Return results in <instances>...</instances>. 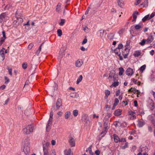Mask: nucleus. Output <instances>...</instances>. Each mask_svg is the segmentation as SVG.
Listing matches in <instances>:
<instances>
[{
    "instance_id": "obj_1",
    "label": "nucleus",
    "mask_w": 155,
    "mask_h": 155,
    "mask_svg": "<svg viewBox=\"0 0 155 155\" xmlns=\"http://www.w3.org/2000/svg\"><path fill=\"white\" fill-rule=\"evenodd\" d=\"M24 146L23 151L26 155L28 154L30 152V140L28 138H25L23 142Z\"/></svg>"
},
{
    "instance_id": "obj_2",
    "label": "nucleus",
    "mask_w": 155,
    "mask_h": 155,
    "mask_svg": "<svg viewBox=\"0 0 155 155\" xmlns=\"http://www.w3.org/2000/svg\"><path fill=\"white\" fill-rule=\"evenodd\" d=\"M33 127L31 125H29L23 129V132L24 134H28L33 131Z\"/></svg>"
},
{
    "instance_id": "obj_3",
    "label": "nucleus",
    "mask_w": 155,
    "mask_h": 155,
    "mask_svg": "<svg viewBox=\"0 0 155 155\" xmlns=\"http://www.w3.org/2000/svg\"><path fill=\"white\" fill-rule=\"evenodd\" d=\"M56 107L54 108L53 110H57L59 109L60 107L62 106V101L60 98H58L56 104Z\"/></svg>"
},
{
    "instance_id": "obj_4",
    "label": "nucleus",
    "mask_w": 155,
    "mask_h": 155,
    "mask_svg": "<svg viewBox=\"0 0 155 155\" xmlns=\"http://www.w3.org/2000/svg\"><path fill=\"white\" fill-rule=\"evenodd\" d=\"M7 15L6 13H3L0 15V22L3 23L6 21L5 18Z\"/></svg>"
},
{
    "instance_id": "obj_5",
    "label": "nucleus",
    "mask_w": 155,
    "mask_h": 155,
    "mask_svg": "<svg viewBox=\"0 0 155 155\" xmlns=\"http://www.w3.org/2000/svg\"><path fill=\"white\" fill-rule=\"evenodd\" d=\"M52 119L53 118H49V120L48 122V124L46 126V131L48 132L51 129L50 127V125L52 123Z\"/></svg>"
},
{
    "instance_id": "obj_6",
    "label": "nucleus",
    "mask_w": 155,
    "mask_h": 155,
    "mask_svg": "<svg viewBox=\"0 0 155 155\" xmlns=\"http://www.w3.org/2000/svg\"><path fill=\"white\" fill-rule=\"evenodd\" d=\"M3 37L0 38V45H1L5 40L6 37L5 35V31L2 32Z\"/></svg>"
},
{
    "instance_id": "obj_7",
    "label": "nucleus",
    "mask_w": 155,
    "mask_h": 155,
    "mask_svg": "<svg viewBox=\"0 0 155 155\" xmlns=\"http://www.w3.org/2000/svg\"><path fill=\"white\" fill-rule=\"evenodd\" d=\"M43 150L44 151V155H49L50 153L49 152L48 147L47 146L43 145Z\"/></svg>"
},
{
    "instance_id": "obj_8",
    "label": "nucleus",
    "mask_w": 155,
    "mask_h": 155,
    "mask_svg": "<svg viewBox=\"0 0 155 155\" xmlns=\"http://www.w3.org/2000/svg\"><path fill=\"white\" fill-rule=\"evenodd\" d=\"M154 40V38L152 36V34H150L149 36L147 39H146L147 41V44H148L152 42Z\"/></svg>"
},
{
    "instance_id": "obj_9",
    "label": "nucleus",
    "mask_w": 155,
    "mask_h": 155,
    "mask_svg": "<svg viewBox=\"0 0 155 155\" xmlns=\"http://www.w3.org/2000/svg\"><path fill=\"white\" fill-rule=\"evenodd\" d=\"M133 70L130 68H129L127 69L126 72V74L128 76H131L133 75Z\"/></svg>"
},
{
    "instance_id": "obj_10",
    "label": "nucleus",
    "mask_w": 155,
    "mask_h": 155,
    "mask_svg": "<svg viewBox=\"0 0 155 155\" xmlns=\"http://www.w3.org/2000/svg\"><path fill=\"white\" fill-rule=\"evenodd\" d=\"M83 61L81 59H78L77 60L75 63V66L77 67H80L83 64Z\"/></svg>"
},
{
    "instance_id": "obj_11",
    "label": "nucleus",
    "mask_w": 155,
    "mask_h": 155,
    "mask_svg": "<svg viewBox=\"0 0 155 155\" xmlns=\"http://www.w3.org/2000/svg\"><path fill=\"white\" fill-rule=\"evenodd\" d=\"M139 14V13L137 11H135L133 14L132 16L133 17V19L132 21H136L137 18V15Z\"/></svg>"
},
{
    "instance_id": "obj_12",
    "label": "nucleus",
    "mask_w": 155,
    "mask_h": 155,
    "mask_svg": "<svg viewBox=\"0 0 155 155\" xmlns=\"http://www.w3.org/2000/svg\"><path fill=\"white\" fill-rule=\"evenodd\" d=\"M122 110L120 109L116 110L114 111V115L116 116H119L121 115V114Z\"/></svg>"
},
{
    "instance_id": "obj_13",
    "label": "nucleus",
    "mask_w": 155,
    "mask_h": 155,
    "mask_svg": "<svg viewBox=\"0 0 155 155\" xmlns=\"http://www.w3.org/2000/svg\"><path fill=\"white\" fill-rule=\"evenodd\" d=\"M104 126L105 129H107L108 127V124H109L108 120L107 119H105L104 120Z\"/></svg>"
},
{
    "instance_id": "obj_14",
    "label": "nucleus",
    "mask_w": 155,
    "mask_h": 155,
    "mask_svg": "<svg viewBox=\"0 0 155 155\" xmlns=\"http://www.w3.org/2000/svg\"><path fill=\"white\" fill-rule=\"evenodd\" d=\"M115 74V71H110L109 74V77L108 78V79H110V78H114V76Z\"/></svg>"
},
{
    "instance_id": "obj_15",
    "label": "nucleus",
    "mask_w": 155,
    "mask_h": 155,
    "mask_svg": "<svg viewBox=\"0 0 155 155\" xmlns=\"http://www.w3.org/2000/svg\"><path fill=\"white\" fill-rule=\"evenodd\" d=\"M69 142L71 147H74L75 146L74 139L72 137H71L69 140Z\"/></svg>"
},
{
    "instance_id": "obj_16",
    "label": "nucleus",
    "mask_w": 155,
    "mask_h": 155,
    "mask_svg": "<svg viewBox=\"0 0 155 155\" xmlns=\"http://www.w3.org/2000/svg\"><path fill=\"white\" fill-rule=\"evenodd\" d=\"M104 32V30H101L98 31V32L97 33V34L98 36L100 37L101 38H102L103 36Z\"/></svg>"
},
{
    "instance_id": "obj_17",
    "label": "nucleus",
    "mask_w": 155,
    "mask_h": 155,
    "mask_svg": "<svg viewBox=\"0 0 155 155\" xmlns=\"http://www.w3.org/2000/svg\"><path fill=\"white\" fill-rule=\"evenodd\" d=\"M145 124V122L143 120H139L137 125L139 127H143Z\"/></svg>"
},
{
    "instance_id": "obj_18",
    "label": "nucleus",
    "mask_w": 155,
    "mask_h": 155,
    "mask_svg": "<svg viewBox=\"0 0 155 155\" xmlns=\"http://www.w3.org/2000/svg\"><path fill=\"white\" fill-rule=\"evenodd\" d=\"M117 2L120 7H122L124 6V4L122 0H117Z\"/></svg>"
},
{
    "instance_id": "obj_19",
    "label": "nucleus",
    "mask_w": 155,
    "mask_h": 155,
    "mask_svg": "<svg viewBox=\"0 0 155 155\" xmlns=\"http://www.w3.org/2000/svg\"><path fill=\"white\" fill-rule=\"evenodd\" d=\"M114 137V141L116 143H118L120 141V138L116 134H114L113 135Z\"/></svg>"
},
{
    "instance_id": "obj_20",
    "label": "nucleus",
    "mask_w": 155,
    "mask_h": 155,
    "mask_svg": "<svg viewBox=\"0 0 155 155\" xmlns=\"http://www.w3.org/2000/svg\"><path fill=\"white\" fill-rule=\"evenodd\" d=\"M71 115V113L69 111L66 112L65 114L64 117L66 119H68Z\"/></svg>"
},
{
    "instance_id": "obj_21",
    "label": "nucleus",
    "mask_w": 155,
    "mask_h": 155,
    "mask_svg": "<svg viewBox=\"0 0 155 155\" xmlns=\"http://www.w3.org/2000/svg\"><path fill=\"white\" fill-rule=\"evenodd\" d=\"M143 5V7H147L148 6V0H146L140 5Z\"/></svg>"
},
{
    "instance_id": "obj_22",
    "label": "nucleus",
    "mask_w": 155,
    "mask_h": 155,
    "mask_svg": "<svg viewBox=\"0 0 155 155\" xmlns=\"http://www.w3.org/2000/svg\"><path fill=\"white\" fill-rule=\"evenodd\" d=\"M114 35V33H110L108 35L107 37L109 39L112 40L113 39Z\"/></svg>"
},
{
    "instance_id": "obj_23",
    "label": "nucleus",
    "mask_w": 155,
    "mask_h": 155,
    "mask_svg": "<svg viewBox=\"0 0 155 155\" xmlns=\"http://www.w3.org/2000/svg\"><path fill=\"white\" fill-rule=\"evenodd\" d=\"M61 4L60 3H58V5L56 6V10L58 12H59L61 10Z\"/></svg>"
},
{
    "instance_id": "obj_24",
    "label": "nucleus",
    "mask_w": 155,
    "mask_h": 155,
    "mask_svg": "<svg viewBox=\"0 0 155 155\" xmlns=\"http://www.w3.org/2000/svg\"><path fill=\"white\" fill-rule=\"evenodd\" d=\"M130 40H128L126 42V44L125 45V48L124 50L125 51H126L127 50H128V47L129 46L130 44Z\"/></svg>"
},
{
    "instance_id": "obj_25",
    "label": "nucleus",
    "mask_w": 155,
    "mask_h": 155,
    "mask_svg": "<svg viewBox=\"0 0 155 155\" xmlns=\"http://www.w3.org/2000/svg\"><path fill=\"white\" fill-rule=\"evenodd\" d=\"M105 98L107 99L108 97V96L110 94V92L108 90H107L105 91Z\"/></svg>"
},
{
    "instance_id": "obj_26",
    "label": "nucleus",
    "mask_w": 155,
    "mask_h": 155,
    "mask_svg": "<svg viewBox=\"0 0 155 155\" xmlns=\"http://www.w3.org/2000/svg\"><path fill=\"white\" fill-rule=\"evenodd\" d=\"M141 54V52L140 51H135L134 53V56L135 57H138Z\"/></svg>"
},
{
    "instance_id": "obj_27",
    "label": "nucleus",
    "mask_w": 155,
    "mask_h": 155,
    "mask_svg": "<svg viewBox=\"0 0 155 155\" xmlns=\"http://www.w3.org/2000/svg\"><path fill=\"white\" fill-rule=\"evenodd\" d=\"M119 75L121 76L123 74L124 71V69L122 67L120 68H119Z\"/></svg>"
},
{
    "instance_id": "obj_28",
    "label": "nucleus",
    "mask_w": 155,
    "mask_h": 155,
    "mask_svg": "<svg viewBox=\"0 0 155 155\" xmlns=\"http://www.w3.org/2000/svg\"><path fill=\"white\" fill-rule=\"evenodd\" d=\"M71 150L70 149H69L68 150H65L64 151L65 155H71Z\"/></svg>"
},
{
    "instance_id": "obj_29",
    "label": "nucleus",
    "mask_w": 155,
    "mask_h": 155,
    "mask_svg": "<svg viewBox=\"0 0 155 155\" xmlns=\"http://www.w3.org/2000/svg\"><path fill=\"white\" fill-rule=\"evenodd\" d=\"M154 103L152 102L150 103L149 107H150L151 110H152L154 108Z\"/></svg>"
},
{
    "instance_id": "obj_30",
    "label": "nucleus",
    "mask_w": 155,
    "mask_h": 155,
    "mask_svg": "<svg viewBox=\"0 0 155 155\" xmlns=\"http://www.w3.org/2000/svg\"><path fill=\"white\" fill-rule=\"evenodd\" d=\"M145 44H147V41L146 39H143L141 42H139V44L141 45H143Z\"/></svg>"
},
{
    "instance_id": "obj_31",
    "label": "nucleus",
    "mask_w": 155,
    "mask_h": 155,
    "mask_svg": "<svg viewBox=\"0 0 155 155\" xmlns=\"http://www.w3.org/2000/svg\"><path fill=\"white\" fill-rule=\"evenodd\" d=\"M83 77L82 75H80L77 81V84H78L82 80Z\"/></svg>"
},
{
    "instance_id": "obj_32",
    "label": "nucleus",
    "mask_w": 155,
    "mask_h": 155,
    "mask_svg": "<svg viewBox=\"0 0 155 155\" xmlns=\"http://www.w3.org/2000/svg\"><path fill=\"white\" fill-rule=\"evenodd\" d=\"M78 111L77 110H74L73 111V114L74 117H76L78 115Z\"/></svg>"
},
{
    "instance_id": "obj_33",
    "label": "nucleus",
    "mask_w": 155,
    "mask_h": 155,
    "mask_svg": "<svg viewBox=\"0 0 155 155\" xmlns=\"http://www.w3.org/2000/svg\"><path fill=\"white\" fill-rule=\"evenodd\" d=\"M149 15H148L144 17L142 19V21L143 22L147 20H149L148 18L149 17Z\"/></svg>"
},
{
    "instance_id": "obj_34",
    "label": "nucleus",
    "mask_w": 155,
    "mask_h": 155,
    "mask_svg": "<svg viewBox=\"0 0 155 155\" xmlns=\"http://www.w3.org/2000/svg\"><path fill=\"white\" fill-rule=\"evenodd\" d=\"M83 30L86 33L89 32L90 31V29L87 26L83 27Z\"/></svg>"
},
{
    "instance_id": "obj_35",
    "label": "nucleus",
    "mask_w": 155,
    "mask_h": 155,
    "mask_svg": "<svg viewBox=\"0 0 155 155\" xmlns=\"http://www.w3.org/2000/svg\"><path fill=\"white\" fill-rule=\"evenodd\" d=\"M23 21V19L20 18H17L16 22H18V24H19L21 23Z\"/></svg>"
},
{
    "instance_id": "obj_36",
    "label": "nucleus",
    "mask_w": 155,
    "mask_h": 155,
    "mask_svg": "<svg viewBox=\"0 0 155 155\" xmlns=\"http://www.w3.org/2000/svg\"><path fill=\"white\" fill-rule=\"evenodd\" d=\"M114 52L116 54L119 55L120 54V50L119 48H116L114 50Z\"/></svg>"
},
{
    "instance_id": "obj_37",
    "label": "nucleus",
    "mask_w": 155,
    "mask_h": 155,
    "mask_svg": "<svg viewBox=\"0 0 155 155\" xmlns=\"http://www.w3.org/2000/svg\"><path fill=\"white\" fill-rule=\"evenodd\" d=\"M57 32L58 36L59 37H60L62 35V31L60 29H58L57 31Z\"/></svg>"
},
{
    "instance_id": "obj_38",
    "label": "nucleus",
    "mask_w": 155,
    "mask_h": 155,
    "mask_svg": "<svg viewBox=\"0 0 155 155\" xmlns=\"http://www.w3.org/2000/svg\"><path fill=\"white\" fill-rule=\"evenodd\" d=\"M128 51H129V50L128 51H126V53H124V51H122V54L124 56V58H127L128 54Z\"/></svg>"
},
{
    "instance_id": "obj_39",
    "label": "nucleus",
    "mask_w": 155,
    "mask_h": 155,
    "mask_svg": "<svg viewBox=\"0 0 155 155\" xmlns=\"http://www.w3.org/2000/svg\"><path fill=\"white\" fill-rule=\"evenodd\" d=\"M27 64L24 62L22 64V67L23 69L25 70L27 67Z\"/></svg>"
},
{
    "instance_id": "obj_40",
    "label": "nucleus",
    "mask_w": 155,
    "mask_h": 155,
    "mask_svg": "<svg viewBox=\"0 0 155 155\" xmlns=\"http://www.w3.org/2000/svg\"><path fill=\"white\" fill-rule=\"evenodd\" d=\"M118 85H119V82H118V81L114 82V83H113L112 84L111 86H114V87H116L117 86H118Z\"/></svg>"
},
{
    "instance_id": "obj_41",
    "label": "nucleus",
    "mask_w": 155,
    "mask_h": 155,
    "mask_svg": "<svg viewBox=\"0 0 155 155\" xmlns=\"http://www.w3.org/2000/svg\"><path fill=\"white\" fill-rule=\"evenodd\" d=\"M89 151V153L91 155H93L94 153L92 152L91 149L90 148H88L86 150V151Z\"/></svg>"
},
{
    "instance_id": "obj_42",
    "label": "nucleus",
    "mask_w": 155,
    "mask_h": 155,
    "mask_svg": "<svg viewBox=\"0 0 155 155\" xmlns=\"http://www.w3.org/2000/svg\"><path fill=\"white\" fill-rule=\"evenodd\" d=\"M141 28V26L139 25H137L135 26V28L137 30H139L140 28Z\"/></svg>"
},
{
    "instance_id": "obj_43",
    "label": "nucleus",
    "mask_w": 155,
    "mask_h": 155,
    "mask_svg": "<svg viewBox=\"0 0 155 155\" xmlns=\"http://www.w3.org/2000/svg\"><path fill=\"white\" fill-rule=\"evenodd\" d=\"M146 67V65L145 64L143 65L140 67V71H143L145 69Z\"/></svg>"
},
{
    "instance_id": "obj_44",
    "label": "nucleus",
    "mask_w": 155,
    "mask_h": 155,
    "mask_svg": "<svg viewBox=\"0 0 155 155\" xmlns=\"http://www.w3.org/2000/svg\"><path fill=\"white\" fill-rule=\"evenodd\" d=\"M119 102V101L118 99L117 98H115V99L114 103V104L115 105V106H117Z\"/></svg>"
},
{
    "instance_id": "obj_45",
    "label": "nucleus",
    "mask_w": 155,
    "mask_h": 155,
    "mask_svg": "<svg viewBox=\"0 0 155 155\" xmlns=\"http://www.w3.org/2000/svg\"><path fill=\"white\" fill-rule=\"evenodd\" d=\"M65 22V20L64 19H62L61 20V22L59 23V25L61 26L63 25Z\"/></svg>"
},
{
    "instance_id": "obj_46",
    "label": "nucleus",
    "mask_w": 155,
    "mask_h": 155,
    "mask_svg": "<svg viewBox=\"0 0 155 155\" xmlns=\"http://www.w3.org/2000/svg\"><path fill=\"white\" fill-rule=\"evenodd\" d=\"M5 80L6 81L5 82V84H7L9 81V79L6 77H5Z\"/></svg>"
},
{
    "instance_id": "obj_47",
    "label": "nucleus",
    "mask_w": 155,
    "mask_h": 155,
    "mask_svg": "<svg viewBox=\"0 0 155 155\" xmlns=\"http://www.w3.org/2000/svg\"><path fill=\"white\" fill-rule=\"evenodd\" d=\"M87 39L86 38H84V40H83V41L82 42V45H84V44H86L87 42Z\"/></svg>"
},
{
    "instance_id": "obj_48",
    "label": "nucleus",
    "mask_w": 155,
    "mask_h": 155,
    "mask_svg": "<svg viewBox=\"0 0 155 155\" xmlns=\"http://www.w3.org/2000/svg\"><path fill=\"white\" fill-rule=\"evenodd\" d=\"M8 71L9 72V74H10V75L12 76V68H8Z\"/></svg>"
},
{
    "instance_id": "obj_49",
    "label": "nucleus",
    "mask_w": 155,
    "mask_h": 155,
    "mask_svg": "<svg viewBox=\"0 0 155 155\" xmlns=\"http://www.w3.org/2000/svg\"><path fill=\"white\" fill-rule=\"evenodd\" d=\"M33 45H34L33 43H30L28 46V48L29 49H31L32 48Z\"/></svg>"
},
{
    "instance_id": "obj_50",
    "label": "nucleus",
    "mask_w": 155,
    "mask_h": 155,
    "mask_svg": "<svg viewBox=\"0 0 155 155\" xmlns=\"http://www.w3.org/2000/svg\"><path fill=\"white\" fill-rule=\"evenodd\" d=\"M95 153L96 155H99L100 154V151L99 150H97L95 151Z\"/></svg>"
},
{
    "instance_id": "obj_51",
    "label": "nucleus",
    "mask_w": 155,
    "mask_h": 155,
    "mask_svg": "<svg viewBox=\"0 0 155 155\" xmlns=\"http://www.w3.org/2000/svg\"><path fill=\"white\" fill-rule=\"evenodd\" d=\"M155 15V12L152 13L150 15V16L149 17V18L148 19H150L151 18Z\"/></svg>"
},
{
    "instance_id": "obj_52",
    "label": "nucleus",
    "mask_w": 155,
    "mask_h": 155,
    "mask_svg": "<svg viewBox=\"0 0 155 155\" xmlns=\"http://www.w3.org/2000/svg\"><path fill=\"white\" fill-rule=\"evenodd\" d=\"M120 123H119V122H115V123L114 124L116 127H117L118 126H120V124H119Z\"/></svg>"
},
{
    "instance_id": "obj_53",
    "label": "nucleus",
    "mask_w": 155,
    "mask_h": 155,
    "mask_svg": "<svg viewBox=\"0 0 155 155\" xmlns=\"http://www.w3.org/2000/svg\"><path fill=\"white\" fill-rule=\"evenodd\" d=\"M141 0H136V2L135 3V5H137L139 4L141 2Z\"/></svg>"
},
{
    "instance_id": "obj_54",
    "label": "nucleus",
    "mask_w": 155,
    "mask_h": 155,
    "mask_svg": "<svg viewBox=\"0 0 155 155\" xmlns=\"http://www.w3.org/2000/svg\"><path fill=\"white\" fill-rule=\"evenodd\" d=\"M123 47V45L122 44H120L118 45V48H119V50H120V49H121Z\"/></svg>"
},
{
    "instance_id": "obj_55",
    "label": "nucleus",
    "mask_w": 155,
    "mask_h": 155,
    "mask_svg": "<svg viewBox=\"0 0 155 155\" xmlns=\"http://www.w3.org/2000/svg\"><path fill=\"white\" fill-rule=\"evenodd\" d=\"M124 31V29H122L118 31V33L120 35L121 34L123 33Z\"/></svg>"
},
{
    "instance_id": "obj_56",
    "label": "nucleus",
    "mask_w": 155,
    "mask_h": 155,
    "mask_svg": "<svg viewBox=\"0 0 155 155\" xmlns=\"http://www.w3.org/2000/svg\"><path fill=\"white\" fill-rule=\"evenodd\" d=\"M120 90H118L116 92V95L117 96H119L120 93Z\"/></svg>"
},
{
    "instance_id": "obj_57",
    "label": "nucleus",
    "mask_w": 155,
    "mask_h": 155,
    "mask_svg": "<svg viewBox=\"0 0 155 155\" xmlns=\"http://www.w3.org/2000/svg\"><path fill=\"white\" fill-rule=\"evenodd\" d=\"M53 110H52L50 112V118H53Z\"/></svg>"
},
{
    "instance_id": "obj_58",
    "label": "nucleus",
    "mask_w": 155,
    "mask_h": 155,
    "mask_svg": "<svg viewBox=\"0 0 155 155\" xmlns=\"http://www.w3.org/2000/svg\"><path fill=\"white\" fill-rule=\"evenodd\" d=\"M148 130L150 132H152V128L150 126H149L148 127Z\"/></svg>"
},
{
    "instance_id": "obj_59",
    "label": "nucleus",
    "mask_w": 155,
    "mask_h": 155,
    "mask_svg": "<svg viewBox=\"0 0 155 155\" xmlns=\"http://www.w3.org/2000/svg\"><path fill=\"white\" fill-rule=\"evenodd\" d=\"M90 7H88V8L87 9L86 11V12H85V15H87L89 11L90 10Z\"/></svg>"
},
{
    "instance_id": "obj_60",
    "label": "nucleus",
    "mask_w": 155,
    "mask_h": 155,
    "mask_svg": "<svg viewBox=\"0 0 155 155\" xmlns=\"http://www.w3.org/2000/svg\"><path fill=\"white\" fill-rule=\"evenodd\" d=\"M154 50H152L151 51H150V54L151 55H153L154 54Z\"/></svg>"
},
{
    "instance_id": "obj_61",
    "label": "nucleus",
    "mask_w": 155,
    "mask_h": 155,
    "mask_svg": "<svg viewBox=\"0 0 155 155\" xmlns=\"http://www.w3.org/2000/svg\"><path fill=\"white\" fill-rule=\"evenodd\" d=\"M49 155H55V153L54 150H52V151L51 153H50Z\"/></svg>"
},
{
    "instance_id": "obj_62",
    "label": "nucleus",
    "mask_w": 155,
    "mask_h": 155,
    "mask_svg": "<svg viewBox=\"0 0 155 155\" xmlns=\"http://www.w3.org/2000/svg\"><path fill=\"white\" fill-rule=\"evenodd\" d=\"M5 85H3L0 87V88L2 89V90H3L5 88Z\"/></svg>"
},
{
    "instance_id": "obj_63",
    "label": "nucleus",
    "mask_w": 155,
    "mask_h": 155,
    "mask_svg": "<svg viewBox=\"0 0 155 155\" xmlns=\"http://www.w3.org/2000/svg\"><path fill=\"white\" fill-rule=\"evenodd\" d=\"M62 112L61 111H59L58 112V113H57V114L59 115V116H61L62 115Z\"/></svg>"
},
{
    "instance_id": "obj_64",
    "label": "nucleus",
    "mask_w": 155,
    "mask_h": 155,
    "mask_svg": "<svg viewBox=\"0 0 155 155\" xmlns=\"http://www.w3.org/2000/svg\"><path fill=\"white\" fill-rule=\"evenodd\" d=\"M55 141L54 140H52L51 141V143L52 145H54L55 144Z\"/></svg>"
}]
</instances>
